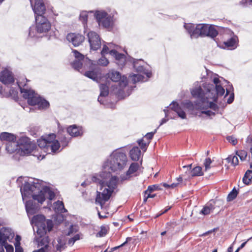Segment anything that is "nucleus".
<instances>
[{
  "mask_svg": "<svg viewBox=\"0 0 252 252\" xmlns=\"http://www.w3.org/2000/svg\"><path fill=\"white\" fill-rule=\"evenodd\" d=\"M92 181L99 185L100 190H102V192L97 191L95 202L98 203L103 209L105 202L110 199L117 187V177H111L110 172H102L92 176Z\"/></svg>",
  "mask_w": 252,
  "mask_h": 252,
  "instance_id": "nucleus-1",
  "label": "nucleus"
},
{
  "mask_svg": "<svg viewBox=\"0 0 252 252\" xmlns=\"http://www.w3.org/2000/svg\"><path fill=\"white\" fill-rule=\"evenodd\" d=\"M56 134H50L45 137H42L37 140L38 146L47 153H55L61 147Z\"/></svg>",
  "mask_w": 252,
  "mask_h": 252,
  "instance_id": "nucleus-2",
  "label": "nucleus"
},
{
  "mask_svg": "<svg viewBox=\"0 0 252 252\" xmlns=\"http://www.w3.org/2000/svg\"><path fill=\"white\" fill-rule=\"evenodd\" d=\"M36 188L34 186L29 185L24 186L23 190L22 191V195L24 199L26 197H30V196L34 200H37L39 203L42 204L46 199V196L43 189L38 191V194H35L33 192Z\"/></svg>",
  "mask_w": 252,
  "mask_h": 252,
  "instance_id": "nucleus-3",
  "label": "nucleus"
},
{
  "mask_svg": "<svg viewBox=\"0 0 252 252\" xmlns=\"http://www.w3.org/2000/svg\"><path fill=\"white\" fill-rule=\"evenodd\" d=\"M17 84L20 89L21 94H23V97L27 99L29 105L34 106L39 103L40 97L38 96L34 91L23 88L22 87H24L26 84L23 85L20 81L17 82Z\"/></svg>",
  "mask_w": 252,
  "mask_h": 252,
  "instance_id": "nucleus-4",
  "label": "nucleus"
},
{
  "mask_svg": "<svg viewBox=\"0 0 252 252\" xmlns=\"http://www.w3.org/2000/svg\"><path fill=\"white\" fill-rule=\"evenodd\" d=\"M36 21V30L38 33H46L50 31L51 24L43 15L35 16Z\"/></svg>",
  "mask_w": 252,
  "mask_h": 252,
  "instance_id": "nucleus-5",
  "label": "nucleus"
},
{
  "mask_svg": "<svg viewBox=\"0 0 252 252\" xmlns=\"http://www.w3.org/2000/svg\"><path fill=\"white\" fill-rule=\"evenodd\" d=\"M200 36H210L216 37L218 35V32L214 26L207 24H199Z\"/></svg>",
  "mask_w": 252,
  "mask_h": 252,
  "instance_id": "nucleus-6",
  "label": "nucleus"
},
{
  "mask_svg": "<svg viewBox=\"0 0 252 252\" xmlns=\"http://www.w3.org/2000/svg\"><path fill=\"white\" fill-rule=\"evenodd\" d=\"M127 161V157L125 153L122 152H118L116 153L113 160L115 164L114 165L115 169H112V170L115 171L117 169H122L126 165Z\"/></svg>",
  "mask_w": 252,
  "mask_h": 252,
  "instance_id": "nucleus-7",
  "label": "nucleus"
},
{
  "mask_svg": "<svg viewBox=\"0 0 252 252\" xmlns=\"http://www.w3.org/2000/svg\"><path fill=\"white\" fill-rule=\"evenodd\" d=\"M91 49L97 50L101 47V41L99 35L94 32H90L87 34Z\"/></svg>",
  "mask_w": 252,
  "mask_h": 252,
  "instance_id": "nucleus-8",
  "label": "nucleus"
},
{
  "mask_svg": "<svg viewBox=\"0 0 252 252\" xmlns=\"http://www.w3.org/2000/svg\"><path fill=\"white\" fill-rule=\"evenodd\" d=\"M15 81L13 73L8 68H5L0 73V81L5 85L10 84Z\"/></svg>",
  "mask_w": 252,
  "mask_h": 252,
  "instance_id": "nucleus-9",
  "label": "nucleus"
},
{
  "mask_svg": "<svg viewBox=\"0 0 252 252\" xmlns=\"http://www.w3.org/2000/svg\"><path fill=\"white\" fill-rule=\"evenodd\" d=\"M66 39L74 46L81 45L85 40V37L78 33H69L66 36Z\"/></svg>",
  "mask_w": 252,
  "mask_h": 252,
  "instance_id": "nucleus-10",
  "label": "nucleus"
},
{
  "mask_svg": "<svg viewBox=\"0 0 252 252\" xmlns=\"http://www.w3.org/2000/svg\"><path fill=\"white\" fill-rule=\"evenodd\" d=\"M30 2L35 16L43 15L45 13L46 7L43 0H35L34 5L32 0Z\"/></svg>",
  "mask_w": 252,
  "mask_h": 252,
  "instance_id": "nucleus-11",
  "label": "nucleus"
},
{
  "mask_svg": "<svg viewBox=\"0 0 252 252\" xmlns=\"http://www.w3.org/2000/svg\"><path fill=\"white\" fill-rule=\"evenodd\" d=\"M86 62L87 65L88 64H89V70L86 71L84 73V75L94 80H96L97 78V74L95 65L91 63L90 61H87Z\"/></svg>",
  "mask_w": 252,
  "mask_h": 252,
  "instance_id": "nucleus-12",
  "label": "nucleus"
},
{
  "mask_svg": "<svg viewBox=\"0 0 252 252\" xmlns=\"http://www.w3.org/2000/svg\"><path fill=\"white\" fill-rule=\"evenodd\" d=\"M199 24L195 26L192 24L185 26V28L191 37L197 38L200 36Z\"/></svg>",
  "mask_w": 252,
  "mask_h": 252,
  "instance_id": "nucleus-13",
  "label": "nucleus"
},
{
  "mask_svg": "<svg viewBox=\"0 0 252 252\" xmlns=\"http://www.w3.org/2000/svg\"><path fill=\"white\" fill-rule=\"evenodd\" d=\"M67 133L72 137H77L83 134V130L82 127L77 126L74 125L70 126L67 128Z\"/></svg>",
  "mask_w": 252,
  "mask_h": 252,
  "instance_id": "nucleus-14",
  "label": "nucleus"
},
{
  "mask_svg": "<svg viewBox=\"0 0 252 252\" xmlns=\"http://www.w3.org/2000/svg\"><path fill=\"white\" fill-rule=\"evenodd\" d=\"M110 54L114 57L116 61H118L117 63L121 65L124 64L126 62V56L124 54L120 53L116 50H111L110 51Z\"/></svg>",
  "mask_w": 252,
  "mask_h": 252,
  "instance_id": "nucleus-15",
  "label": "nucleus"
},
{
  "mask_svg": "<svg viewBox=\"0 0 252 252\" xmlns=\"http://www.w3.org/2000/svg\"><path fill=\"white\" fill-rule=\"evenodd\" d=\"M171 108L172 110L176 112L179 117L184 119L186 118V115L184 111L183 110L182 108L180 106L179 104L177 102H173L171 104Z\"/></svg>",
  "mask_w": 252,
  "mask_h": 252,
  "instance_id": "nucleus-16",
  "label": "nucleus"
},
{
  "mask_svg": "<svg viewBox=\"0 0 252 252\" xmlns=\"http://www.w3.org/2000/svg\"><path fill=\"white\" fill-rule=\"evenodd\" d=\"M141 154L140 150L137 146L133 147L129 151V156L134 161H138L139 159Z\"/></svg>",
  "mask_w": 252,
  "mask_h": 252,
  "instance_id": "nucleus-17",
  "label": "nucleus"
},
{
  "mask_svg": "<svg viewBox=\"0 0 252 252\" xmlns=\"http://www.w3.org/2000/svg\"><path fill=\"white\" fill-rule=\"evenodd\" d=\"M36 241L38 243V246L47 247L49 248H51V247H50L48 245L49 243V238L47 236H45L43 237H36Z\"/></svg>",
  "mask_w": 252,
  "mask_h": 252,
  "instance_id": "nucleus-18",
  "label": "nucleus"
},
{
  "mask_svg": "<svg viewBox=\"0 0 252 252\" xmlns=\"http://www.w3.org/2000/svg\"><path fill=\"white\" fill-rule=\"evenodd\" d=\"M139 168V165L137 162H133L132 163L128 169V170L127 171L126 173V179H127V178H129L131 177V175L135 173Z\"/></svg>",
  "mask_w": 252,
  "mask_h": 252,
  "instance_id": "nucleus-19",
  "label": "nucleus"
},
{
  "mask_svg": "<svg viewBox=\"0 0 252 252\" xmlns=\"http://www.w3.org/2000/svg\"><path fill=\"white\" fill-rule=\"evenodd\" d=\"M16 136L11 133L8 132H2L0 134V139L1 140L8 142H14L16 140Z\"/></svg>",
  "mask_w": 252,
  "mask_h": 252,
  "instance_id": "nucleus-20",
  "label": "nucleus"
},
{
  "mask_svg": "<svg viewBox=\"0 0 252 252\" xmlns=\"http://www.w3.org/2000/svg\"><path fill=\"white\" fill-rule=\"evenodd\" d=\"M108 77L113 82H118L121 78V75L119 72L112 70L108 74Z\"/></svg>",
  "mask_w": 252,
  "mask_h": 252,
  "instance_id": "nucleus-21",
  "label": "nucleus"
},
{
  "mask_svg": "<svg viewBox=\"0 0 252 252\" xmlns=\"http://www.w3.org/2000/svg\"><path fill=\"white\" fill-rule=\"evenodd\" d=\"M191 93L193 97L199 98H202L204 95L203 91L200 87L194 88Z\"/></svg>",
  "mask_w": 252,
  "mask_h": 252,
  "instance_id": "nucleus-22",
  "label": "nucleus"
},
{
  "mask_svg": "<svg viewBox=\"0 0 252 252\" xmlns=\"http://www.w3.org/2000/svg\"><path fill=\"white\" fill-rule=\"evenodd\" d=\"M252 180V170H247L243 178V182L246 185H249Z\"/></svg>",
  "mask_w": 252,
  "mask_h": 252,
  "instance_id": "nucleus-23",
  "label": "nucleus"
},
{
  "mask_svg": "<svg viewBox=\"0 0 252 252\" xmlns=\"http://www.w3.org/2000/svg\"><path fill=\"white\" fill-rule=\"evenodd\" d=\"M99 26L104 28H109L112 24V18L110 16H107L98 23Z\"/></svg>",
  "mask_w": 252,
  "mask_h": 252,
  "instance_id": "nucleus-24",
  "label": "nucleus"
},
{
  "mask_svg": "<svg viewBox=\"0 0 252 252\" xmlns=\"http://www.w3.org/2000/svg\"><path fill=\"white\" fill-rule=\"evenodd\" d=\"M43 191L44 192L45 196H47V198L49 200H51L54 198L55 196V193L49 188L47 187L43 188Z\"/></svg>",
  "mask_w": 252,
  "mask_h": 252,
  "instance_id": "nucleus-25",
  "label": "nucleus"
},
{
  "mask_svg": "<svg viewBox=\"0 0 252 252\" xmlns=\"http://www.w3.org/2000/svg\"><path fill=\"white\" fill-rule=\"evenodd\" d=\"M226 160L228 163H231V165L235 166L238 165L239 160L237 156L235 155H230L226 158Z\"/></svg>",
  "mask_w": 252,
  "mask_h": 252,
  "instance_id": "nucleus-26",
  "label": "nucleus"
},
{
  "mask_svg": "<svg viewBox=\"0 0 252 252\" xmlns=\"http://www.w3.org/2000/svg\"><path fill=\"white\" fill-rule=\"evenodd\" d=\"M84 63L85 64H86L85 63L84 60H75L72 63V66L74 69L79 71L80 69H82V68L83 66Z\"/></svg>",
  "mask_w": 252,
  "mask_h": 252,
  "instance_id": "nucleus-27",
  "label": "nucleus"
},
{
  "mask_svg": "<svg viewBox=\"0 0 252 252\" xmlns=\"http://www.w3.org/2000/svg\"><path fill=\"white\" fill-rule=\"evenodd\" d=\"M107 16H108L107 13H106L105 11H96V12L95 13V16L96 19L98 23H99L100 22H101L103 19H104Z\"/></svg>",
  "mask_w": 252,
  "mask_h": 252,
  "instance_id": "nucleus-28",
  "label": "nucleus"
},
{
  "mask_svg": "<svg viewBox=\"0 0 252 252\" xmlns=\"http://www.w3.org/2000/svg\"><path fill=\"white\" fill-rule=\"evenodd\" d=\"M99 89L100 90V96H106L108 95L109 94L108 87L106 84H100Z\"/></svg>",
  "mask_w": 252,
  "mask_h": 252,
  "instance_id": "nucleus-29",
  "label": "nucleus"
},
{
  "mask_svg": "<svg viewBox=\"0 0 252 252\" xmlns=\"http://www.w3.org/2000/svg\"><path fill=\"white\" fill-rule=\"evenodd\" d=\"M192 176H200L203 175L202 167L200 166H196L191 171Z\"/></svg>",
  "mask_w": 252,
  "mask_h": 252,
  "instance_id": "nucleus-30",
  "label": "nucleus"
},
{
  "mask_svg": "<svg viewBox=\"0 0 252 252\" xmlns=\"http://www.w3.org/2000/svg\"><path fill=\"white\" fill-rule=\"evenodd\" d=\"M236 43V39L235 37H231L227 41L224 42V44L228 48H234Z\"/></svg>",
  "mask_w": 252,
  "mask_h": 252,
  "instance_id": "nucleus-31",
  "label": "nucleus"
},
{
  "mask_svg": "<svg viewBox=\"0 0 252 252\" xmlns=\"http://www.w3.org/2000/svg\"><path fill=\"white\" fill-rule=\"evenodd\" d=\"M46 228L45 227V224H44L43 225H41L40 226H38V228L36 231L37 235L39 237H43L46 235Z\"/></svg>",
  "mask_w": 252,
  "mask_h": 252,
  "instance_id": "nucleus-32",
  "label": "nucleus"
},
{
  "mask_svg": "<svg viewBox=\"0 0 252 252\" xmlns=\"http://www.w3.org/2000/svg\"><path fill=\"white\" fill-rule=\"evenodd\" d=\"M238 193V192L237 190L235 189V188H234L232 191L228 194L227 200L228 201H231L235 199L237 196V194Z\"/></svg>",
  "mask_w": 252,
  "mask_h": 252,
  "instance_id": "nucleus-33",
  "label": "nucleus"
},
{
  "mask_svg": "<svg viewBox=\"0 0 252 252\" xmlns=\"http://www.w3.org/2000/svg\"><path fill=\"white\" fill-rule=\"evenodd\" d=\"M37 105H38L39 109H44L48 107L49 103L47 100L40 97L39 102Z\"/></svg>",
  "mask_w": 252,
  "mask_h": 252,
  "instance_id": "nucleus-34",
  "label": "nucleus"
},
{
  "mask_svg": "<svg viewBox=\"0 0 252 252\" xmlns=\"http://www.w3.org/2000/svg\"><path fill=\"white\" fill-rule=\"evenodd\" d=\"M213 209L214 208L211 205L209 206H205L201 210L200 213L204 215H207L209 214Z\"/></svg>",
  "mask_w": 252,
  "mask_h": 252,
  "instance_id": "nucleus-35",
  "label": "nucleus"
},
{
  "mask_svg": "<svg viewBox=\"0 0 252 252\" xmlns=\"http://www.w3.org/2000/svg\"><path fill=\"white\" fill-rule=\"evenodd\" d=\"M236 154L239 157L242 161L245 160L247 157V152L245 150H239L237 151Z\"/></svg>",
  "mask_w": 252,
  "mask_h": 252,
  "instance_id": "nucleus-36",
  "label": "nucleus"
},
{
  "mask_svg": "<svg viewBox=\"0 0 252 252\" xmlns=\"http://www.w3.org/2000/svg\"><path fill=\"white\" fill-rule=\"evenodd\" d=\"M137 143L140 148L144 150V151H146L149 145L148 144V142H144V139L141 138L137 141Z\"/></svg>",
  "mask_w": 252,
  "mask_h": 252,
  "instance_id": "nucleus-37",
  "label": "nucleus"
},
{
  "mask_svg": "<svg viewBox=\"0 0 252 252\" xmlns=\"http://www.w3.org/2000/svg\"><path fill=\"white\" fill-rule=\"evenodd\" d=\"M98 63L102 66H106L109 63V61L104 56L102 55L101 58L98 61Z\"/></svg>",
  "mask_w": 252,
  "mask_h": 252,
  "instance_id": "nucleus-38",
  "label": "nucleus"
},
{
  "mask_svg": "<svg viewBox=\"0 0 252 252\" xmlns=\"http://www.w3.org/2000/svg\"><path fill=\"white\" fill-rule=\"evenodd\" d=\"M131 81L133 83L135 84L137 82L141 80L143 77L141 75L139 74H133L131 77Z\"/></svg>",
  "mask_w": 252,
  "mask_h": 252,
  "instance_id": "nucleus-39",
  "label": "nucleus"
},
{
  "mask_svg": "<svg viewBox=\"0 0 252 252\" xmlns=\"http://www.w3.org/2000/svg\"><path fill=\"white\" fill-rule=\"evenodd\" d=\"M8 237L5 235L4 233L0 231V244L5 245L7 243V240Z\"/></svg>",
  "mask_w": 252,
  "mask_h": 252,
  "instance_id": "nucleus-40",
  "label": "nucleus"
},
{
  "mask_svg": "<svg viewBox=\"0 0 252 252\" xmlns=\"http://www.w3.org/2000/svg\"><path fill=\"white\" fill-rule=\"evenodd\" d=\"M216 90L217 95L220 96L223 95L225 92L224 89L221 85L216 86Z\"/></svg>",
  "mask_w": 252,
  "mask_h": 252,
  "instance_id": "nucleus-41",
  "label": "nucleus"
},
{
  "mask_svg": "<svg viewBox=\"0 0 252 252\" xmlns=\"http://www.w3.org/2000/svg\"><path fill=\"white\" fill-rule=\"evenodd\" d=\"M53 226V222L51 220H47L46 221L45 227L46 228V231L48 230L49 232L51 231Z\"/></svg>",
  "mask_w": 252,
  "mask_h": 252,
  "instance_id": "nucleus-42",
  "label": "nucleus"
},
{
  "mask_svg": "<svg viewBox=\"0 0 252 252\" xmlns=\"http://www.w3.org/2000/svg\"><path fill=\"white\" fill-rule=\"evenodd\" d=\"M73 55L76 58V60H84V56L83 55L78 52L76 50H73Z\"/></svg>",
  "mask_w": 252,
  "mask_h": 252,
  "instance_id": "nucleus-43",
  "label": "nucleus"
},
{
  "mask_svg": "<svg viewBox=\"0 0 252 252\" xmlns=\"http://www.w3.org/2000/svg\"><path fill=\"white\" fill-rule=\"evenodd\" d=\"M157 129H155L154 132L147 133L144 136V138L147 140L148 144L150 143L151 140L153 138L154 134L156 132Z\"/></svg>",
  "mask_w": 252,
  "mask_h": 252,
  "instance_id": "nucleus-44",
  "label": "nucleus"
},
{
  "mask_svg": "<svg viewBox=\"0 0 252 252\" xmlns=\"http://www.w3.org/2000/svg\"><path fill=\"white\" fill-rule=\"evenodd\" d=\"M131 239H132L131 237H127L126 239V241L124 243H123L122 244H121L120 246H116L114 248H111L110 250L109 251H108L109 252H114L115 250H116L117 249H119V248L124 246L126 243H127L128 241H130Z\"/></svg>",
  "mask_w": 252,
  "mask_h": 252,
  "instance_id": "nucleus-45",
  "label": "nucleus"
},
{
  "mask_svg": "<svg viewBox=\"0 0 252 252\" xmlns=\"http://www.w3.org/2000/svg\"><path fill=\"white\" fill-rule=\"evenodd\" d=\"M226 139L230 143H231L234 146L236 145L238 143L237 139L233 137V136H228L227 137Z\"/></svg>",
  "mask_w": 252,
  "mask_h": 252,
  "instance_id": "nucleus-46",
  "label": "nucleus"
},
{
  "mask_svg": "<svg viewBox=\"0 0 252 252\" xmlns=\"http://www.w3.org/2000/svg\"><path fill=\"white\" fill-rule=\"evenodd\" d=\"M184 107L189 110H192L194 109V105L190 101L187 102L183 104Z\"/></svg>",
  "mask_w": 252,
  "mask_h": 252,
  "instance_id": "nucleus-47",
  "label": "nucleus"
},
{
  "mask_svg": "<svg viewBox=\"0 0 252 252\" xmlns=\"http://www.w3.org/2000/svg\"><path fill=\"white\" fill-rule=\"evenodd\" d=\"M240 4L244 7L252 5V0H242Z\"/></svg>",
  "mask_w": 252,
  "mask_h": 252,
  "instance_id": "nucleus-48",
  "label": "nucleus"
},
{
  "mask_svg": "<svg viewBox=\"0 0 252 252\" xmlns=\"http://www.w3.org/2000/svg\"><path fill=\"white\" fill-rule=\"evenodd\" d=\"M212 163V160L210 158H206L204 163V165L205 168V170H207V169H209L210 168V164Z\"/></svg>",
  "mask_w": 252,
  "mask_h": 252,
  "instance_id": "nucleus-49",
  "label": "nucleus"
},
{
  "mask_svg": "<svg viewBox=\"0 0 252 252\" xmlns=\"http://www.w3.org/2000/svg\"><path fill=\"white\" fill-rule=\"evenodd\" d=\"M57 208L59 211H62L63 208H64V204L63 201H58L56 202Z\"/></svg>",
  "mask_w": 252,
  "mask_h": 252,
  "instance_id": "nucleus-50",
  "label": "nucleus"
},
{
  "mask_svg": "<svg viewBox=\"0 0 252 252\" xmlns=\"http://www.w3.org/2000/svg\"><path fill=\"white\" fill-rule=\"evenodd\" d=\"M51 249L47 247H43L38 250L33 251V252H51Z\"/></svg>",
  "mask_w": 252,
  "mask_h": 252,
  "instance_id": "nucleus-51",
  "label": "nucleus"
},
{
  "mask_svg": "<svg viewBox=\"0 0 252 252\" xmlns=\"http://www.w3.org/2000/svg\"><path fill=\"white\" fill-rule=\"evenodd\" d=\"M178 184H175L174 183L171 184V185H169L167 183H163L162 186L165 188H171L174 189L176 187H178Z\"/></svg>",
  "mask_w": 252,
  "mask_h": 252,
  "instance_id": "nucleus-52",
  "label": "nucleus"
},
{
  "mask_svg": "<svg viewBox=\"0 0 252 252\" xmlns=\"http://www.w3.org/2000/svg\"><path fill=\"white\" fill-rule=\"evenodd\" d=\"M209 108L214 110L215 111H218L219 110L218 106L213 102H210L209 103Z\"/></svg>",
  "mask_w": 252,
  "mask_h": 252,
  "instance_id": "nucleus-53",
  "label": "nucleus"
},
{
  "mask_svg": "<svg viewBox=\"0 0 252 252\" xmlns=\"http://www.w3.org/2000/svg\"><path fill=\"white\" fill-rule=\"evenodd\" d=\"M155 185L149 186L147 189L144 191L145 195H146L147 193H152L153 191H154L155 189Z\"/></svg>",
  "mask_w": 252,
  "mask_h": 252,
  "instance_id": "nucleus-54",
  "label": "nucleus"
},
{
  "mask_svg": "<svg viewBox=\"0 0 252 252\" xmlns=\"http://www.w3.org/2000/svg\"><path fill=\"white\" fill-rule=\"evenodd\" d=\"M110 51L109 48L106 45H104L101 52V55L105 56V54L110 53Z\"/></svg>",
  "mask_w": 252,
  "mask_h": 252,
  "instance_id": "nucleus-55",
  "label": "nucleus"
},
{
  "mask_svg": "<svg viewBox=\"0 0 252 252\" xmlns=\"http://www.w3.org/2000/svg\"><path fill=\"white\" fill-rule=\"evenodd\" d=\"M5 247L6 252H13V247L12 245H9L6 243V244L4 245Z\"/></svg>",
  "mask_w": 252,
  "mask_h": 252,
  "instance_id": "nucleus-56",
  "label": "nucleus"
},
{
  "mask_svg": "<svg viewBox=\"0 0 252 252\" xmlns=\"http://www.w3.org/2000/svg\"><path fill=\"white\" fill-rule=\"evenodd\" d=\"M59 139H60V141L62 144L63 146H67L68 143V140L65 137L63 136V137L59 138Z\"/></svg>",
  "mask_w": 252,
  "mask_h": 252,
  "instance_id": "nucleus-57",
  "label": "nucleus"
},
{
  "mask_svg": "<svg viewBox=\"0 0 252 252\" xmlns=\"http://www.w3.org/2000/svg\"><path fill=\"white\" fill-rule=\"evenodd\" d=\"M107 234V230L106 228L104 227L103 228H101L100 231L98 233V235L99 237H103L105 236Z\"/></svg>",
  "mask_w": 252,
  "mask_h": 252,
  "instance_id": "nucleus-58",
  "label": "nucleus"
},
{
  "mask_svg": "<svg viewBox=\"0 0 252 252\" xmlns=\"http://www.w3.org/2000/svg\"><path fill=\"white\" fill-rule=\"evenodd\" d=\"M201 113L206 114L208 116H211L215 115V113L213 112L210 110L202 111H201Z\"/></svg>",
  "mask_w": 252,
  "mask_h": 252,
  "instance_id": "nucleus-59",
  "label": "nucleus"
},
{
  "mask_svg": "<svg viewBox=\"0 0 252 252\" xmlns=\"http://www.w3.org/2000/svg\"><path fill=\"white\" fill-rule=\"evenodd\" d=\"M156 196L155 194H152V193H147L146 195H145L144 201L146 202L148 198H154Z\"/></svg>",
  "mask_w": 252,
  "mask_h": 252,
  "instance_id": "nucleus-60",
  "label": "nucleus"
},
{
  "mask_svg": "<svg viewBox=\"0 0 252 252\" xmlns=\"http://www.w3.org/2000/svg\"><path fill=\"white\" fill-rule=\"evenodd\" d=\"M64 245L60 243H59V244H57L56 246V249L57 251H60V252L63 249H64Z\"/></svg>",
  "mask_w": 252,
  "mask_h": 252,
  "instance_id": "nucleus-61",
  "label": "nucleus"
},
{
  "mask_svg": "<svg viewBox=\"0 0 252 252\" xmlns=\"http://www.w3.org/2000/svg\"><path fill=\"white\" fill-rule=\"evenodd\" d=\"M108 215H109V213H104V214H103L102 215L100 212H98V215L100 219H106L108 217Z\"/></svg>",
  "mask_w": 252,
  "mask_h": 252,
  "instance_id": "nucleus-62",
  "label": "nucleus"
},
{
  "mask_svg": "<svg viewBox=\"0 0 252 252\" xmlns=\"http://www.w3.org/2000/svg\"><path fill=\"white\" fill-rule=\"evenodd\" d=\"M15 248V252H23V249L20 245H14Z\"/></svg>",
  "mask_w": 252,
  "mask_h": 252,
  "instance_id": "nucleus-63",
  "label": "nucleus"
},
{
  "mask_svg": "<svg viewBox=\"0 0 252 252\" xmlns=\"http://www.w3.org/2000/svg\"><path fill=\"white\" fill-rule=\"evenodd\" d=\"M80 19L84 23H86L88 20V15L87 14H82L80 15Z\"/></svg>",
  "mask_w": 252,
  "mask_h": 252,
  "instance_id": "nucleus-64",
  "label": "nucleus"
}]
</instances>
